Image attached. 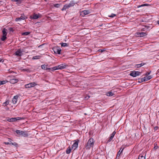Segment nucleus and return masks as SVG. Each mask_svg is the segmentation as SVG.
<instances>
[{"label": "nucleus", "mask_w": 159, "mask_h": 159, "mask_svg": "<svg viewBox=\"0 0 159 159\" xmlns=\"http://www.w3.org/2000/svg\"><path fill=\"white\" fill-rule=\"evenodd\" d=\"M157 23L158 24H159V20L157 21Z\"/></svg>", "instance_id": "nucleus-46"}, {"label": "nucleus", "mask_w": 159, "mask_h": 159, "mask_svg": "<svg viewBox=\"0 0 159 159\" xmlns=\"http://www.w3.org/2000/svg\"><path fill=\"white\" fill-rule=\"evenodd\" d=\"M145 27H148V26H145ZM147 29H148V28H147Z\"/></svg>", "instance_id": "nucleus-47"}, {"label": "nucleus", "mask_w": 159, "mask_h": 159, "mask_svg": "<svg viewBox=\"0 0 159 159\" xmlns=\"http://www.w3.org/2000/svg\"><path fill=\"white\" fill-rule=\"evenodd\" d=\"M70 151H71L70 148V147H69L66 150V152L67 154H68L70 153Z\"/></svg>", "instance_id": "nucleus-23"}, {"label": "nucleus", "mask_w": 159, "mask_h": 159, "mask_svg": "<svg viewBox=\"0 0 159 159\" xmlns=\"http://www.w3.org/2000/svg\"><path fill=\"white\" fill-rule=\"evenodd\" d=\"M54 53L56 54H61V49L58 47H54L52 49Z\"/></svg>", "instance_id": "nucleus-8"}, {"label": "nucleus", "mask_w": 159, "mask_h": 159, "mask_svg": "<svg viewBox=\"0 0 159 159\" xmlns=\"http://www.w3.org/2000/svg\"><path fill=\"white\" fill-rule=\"evenodd\" d=\"M138 36L140 37H143L147 35V34L145 32H141L138 33Z\"/></svg>", "instance_id": "nucleus-17"}, {"label": "nucleus", "mask_w": 159, "mask_h": 159, "mask_svg": "<svg viewBox=\"0 0 159 159\" xmlns=\"http://www.w3.org/2000/svg\"><path fill=\"white\" fill-rule=\"evenodd\" d=\"M7 39L6 35H3L2 37L1 38V40L2 41H4Z\"/></svg>", "instance_id": "nucleus-28"}, {"label": "nucleus", "mask_w": 159, "mask_h": 159, "mask_svg": "<svg viewBox=\"0 0 159 159\" xmlns=\"http://www.w3.org/2000/svg\"><path fill=\"white\" fill-rule=\"evenodd\" d=\"M9 102L8 101H6L5 102H4L3 105L4 106H6L8 104Z\"/></svg>", "instance_id": "nucleus-30"}, {"label": "nucleus", "mask_w": 159, "mask_h": 159, "mask_svg": "<svg viewBox=\"0 0 159 159\" xmlns=\"http://www.w3.org/2000/svg\"><path fill=\"white\" fill-rule=\"evenodd\" d=\"M143 80H144V81H147V78L146 76H145V77H144L143 78Z\"/></svg>", "instance_id": "nucleus-40"}, {"label": "nucleus", "mask_w": 159, "mask_h": 159, "mask_svg": "<svg viewBox=\"0 0 159 159\" xmlns=\"http://www.w3.org/2000/svg\"><path fill=\"white\" fill-rule=\"evenodd\" d=\"M16 132L18 134L20 135H23L24 136H27L28 135V133L26 131L16 130Z\"/></svg>", "instance_id": "nucleus-3"}, {"label": "nucleus", "mask_w": 159, "mask_h": 159, "mask_svg": "<svg viewBox=\"0 0 159 159\" xmlns=\"http://www.w3.org/2000/svg\"><path fill=\"white\" fill-rule=\"evenodd\" d=\"M78 141H76L75 142L72 146V149L75 150L78 147Z\"/></svg>", "instance_id": "nucleus-13"}, {"label": "nucleus", "mask_w": 159, "mask_h": 159, "mask_svg": "<svg viewBox=\"0 0 159 159\" xmlns=\"http://www.w3.org/2000/svg\"><path fill=\"white\" fill-rule=\"evenodd\" d=\"M26 18V17L24 15H22L20 17L16 18L15 20L16 21H21L25 19Z\"/></svg>", "instance_id": "nucleus-10"}, {"label": "nucleus", "mask_w": 159, "mask_h": 159, "mask_svg": "<svg viewBox=\"0 0 159 159\" xmlns=\"http://www.w3.org/2000/svg\"><path fill=\"white\" fill-rule=\"evenodd\" d=\"M67 4L68 6V7H69V8L70 7L73 6L75 5V4L74 2H71L69 3L68 4Z\"/></svg>", "instance_id": "nucleus-19"}, {"label": "nucleus", "mask_w": 159, "mask_h": 159, "mask_svg": "<svg viewBox=\"0 0 159 159\" xmlns=\"http://www.w3.org/2000/svg\"><path fill=\"white\" fill-rule=\"evenodd\" d=\"M18 98V96L17 95L15 96L14 97L12 100V102L14 104H15L16 103Z\"/></svg>", "instance_id": "nucleus-16"}, {"label": "nucleus", "mask_w": 159, "mask_h": 159, "mask_svg": "<svg viewBox=\"0 0 159 159\" xmlns=\"http://www.w3.org/2000/svg\"><path fill=\"white\" fill-rule=\"evenodd\" d=\"M90 13V11L89 10H84L81 12V15L83 16L85 15H87Z\"/></svg>", "instance_id": "nucleus-14"}, {"label": "nucleus", "mask_w": 159, "mask_h": 159, "mask_svg": "<svg viewBox=\"0 0 159 159\" xmlns=\"http://www.w3.org/2000/svg\"><path fill=\"white\" fill-rule=\"evenodd\" d=\"M114 94L111 92H109L107 93V95L109 96H112Z\"/></svg>", "instance_id": "nucleus-22"}, {"label": "nucleus", "mask_w": 159, "mask_h": 159, "mask_svg": "<svg viewBox=\"0 0 159 159\" xmlns=\"http://www.w3.org/2000/svg\"><path fill=\"white\" fill-rule=\"evenodd\" d=\"M39 56H35L33 57V59H39Z\"/></svg>", "instance_id": "nucleus-29"}, {"label": "nucleus", "mask_w": 159, "mask_h": 159, "mask_svg": "<svg viewBox=\"0 0 159 159\" xmlns=\"http://www.w3.org/2000/svg\"><path fill=\"white\" fill-rule=\"evenodd\" d=\"M145 64L141 63L140 64H137L136 65V66H137V68L140 67L142 66H143Z\"/></svg>", "instance_id": "nucleus-25"}, {"label": "nucleus", "mask_w": 159, "mask_h": 159, "mask_svg": "<svg viewBox=\"0 0 159 159\" xmlns=\"http://www.w3.org/2000/svg\"><path fill=\"white\" fill-rule=\"evenodd\" d=\"M106 50L105 49H99L98 50L99 51H101V52H103L104 51H105Z\"/></svg>", "instance_id": "nucleus-41"}, {"label": "nucleus", "mask_w": 159, "mask_h": 159, "mask_svg": "<svg viewBox=\"0 0 159 159\" xmlns=\"http://www.w3.org/2000/svg\"><path fill=\"white\" fill-rule=\"evenodd\" d=\"M146 76L147 78V81L151 79L152 78V76L151 75H148Z\"/></svg>", "instance_id": "nucleus-31"}, {"label": "nucleus", "mask_w": 159, "mask_h": 159, "mask_svg": "<svg viewBox=\"0 0 159 159\" xmlns=\"http://www.w3.org/2000/svg\"><path fill=\"white\" fill-rule=\"evenodd\" d=\"M148 5L147 4H142L141 5H140V6H138V7L139 8V7H143V6H147Z\"/></svg>", "instance_id": "nucleus-34"}, {"label": "nucleus", "mask_w": 159, "mask_h": 159, "mask_svg": "<svg viewBox=\"0 0 159 159\" xmlns=\"http://www.w3.org/2000/svg\"><path fill=\"white\" fill-rule=\"evenodd\" d=\"M158 128L157 127H155L154 128L155 130H157L158 129Z\"/></svg>", "instance_id": "nucleus-44"}, {"label": "nucleus", "mask_w": 159, "mask_h": 159, "mask_svg": "<svg viewBox=\"0 0 159 159\" xmlns=\"http://www.w3.org/2000/svg\"><path fill=\"white\" fill-rule=\"evenodd\" d=\"M7 79L9 80V82L12 84H15L17 83L18 81L17 79L14 78L12 76H8L7 77Z\"/></svg>", "instance_id": "nucleus-4"}, {"label": "nucleus", "mask_w": 159, "mask_h": 159, "mask_svg": "<svg viewBox=\"0 0 159 159\" xmlns=\"http://www.w3.org/2000/svg\"><path fill=\"white\" fill-rule=\"evenodd\" d=\"M54 5V6L56 7H59L60 6V5L59 4H55Z\"/></svg>", "instance_id": "nucleus-36"}, {"label": "nucleus", "mask_w": 159, "mask_h": 159, "mask_svg": "<svg viewBox=\"0 0 159 159\" xmlns=\"http://www.w3.org/2000/svg\"><path fill=\"white\" fill-rule=\"evenodd\" d=\"M12 1L14 2H18L20 1V0H11Z\"/></svg>", "instance_id": "nucleus-42"}, {"label": "nucleus", "mask_w": 159, "mask_h": 159, "mask_svg": "<svg viewBox=\"0 0 159 159\" xmlns=\"http://www.w3.org/2000/svg\"><path fill=\"white\" fill-rule=\"evenodd\" d=\"M94 143V139L91 138H90L87 143L85 145V148L87 149H89L93 147Z\"/></svg>", "instance_id": "nucleus-1"}, {"label": "nucleus", "mask_w": 159, "mask_h": 159, "mask_svg": "<svg viewBox=\"0 0 159 159\" xmlns=\"http://www.w3.org/2000/svg\"><path fill=\"white\" fill-rule=\"evenodd\" d=\"M21 119V118L20 117H17L15 118H11L8 119L7 120L8 121L10 122L16 121L17 120H19Z\"/></svg>", "instance_id": "nucleus-9"}, {"label": "nucleus", "mask_w": 159, "mask_h": 159, "mask_svg": "<svg viewBox=\"0 0 159 159\" xmlns=\"http://www.w3.org/2000/svg\"><path fill=\"white\" fill-rule=\"evenodd\" d=\"M36 84L35 83L32 82L25 85V87L26 88H29L35 86Z\"/></svg>", "instance_id": "nucleus-7"}, {"label": "nucleus", "mask_w": 159, "mask_h": 159, "mask_svg": "<svg viewBox=\"0 0 159 159\" xmlns=\"http://www.w3.org/2000/svg\"><path fill=\"white\" fill-rule=\"evenodd\" d=\"M141 73V72L139 71H134L130 73V75L133 77H135L137 76L140 75Z\"/></svg>", "instance_id": "nucleus-6"}, {"label": "nucleus", "mask_w": 159, "mask_h": 159, "mask_svg": "<svg viewBox=\"0 0 159 159\" xmlns=\"http://www.w3.org/2000/svg\"><path fill=\"white\" fill-rule=\"evenodd\" d=\"M68 66L65 64H62L59 66H57L53 67V71L58 69H62L66 68V67Z\"/></svg>", "instance_id": "nucleus-2"}, {"label": "nucleus", "mask_w": 159, "mask_h": 159, "mask_svg": "<svg viewBox=\"0 0 159 159\" xmlns=\"http://www.w3.org/2000/svg\"><path fill=\"white\" fill-rule=\"evenodd\" d=\"M69 8V7H68L67 4H66L63 6V7L61 9V10L62 11L66 10V9H68Z\"/></svg>", "instance_id": "nucleus-18"}, {"label": "nucleus", "mask_w": 159, "mask_h": 159, "mask_svg": "<svg viewBox=\"0 0 159 159\" xmlns=\"http://www.w3.org/2000/svg\"><path fill=\"white\" fill-rule=\"evenodd\" d=\"M3 62L2 59L0 58V62Z\"/></svg>", "instance_id": "nucleus-45"}, {"label": "nucleus", "mask_w": 159, "mask_h": 159, "mask_svg": "<svg viewBox=\"0 0 159 159\" xmlns=\"http://www.w3.org/2000/svg\"><path fill=\"white\" fill-rule=\"evenodd\" d=\"M46 49V47H45V48H44V49Z\"/></svg>", "instance_id": "nucleus-48"}, {"label": "nucleus", "mask_w": 159, "mask_h": 159, "mask_svg": "<svg viewBox=\"0 0 159 159\" xmlns=\"http://www.w3.org/2000/svg\"><path fill=\"white\" fill-rule=\"evenodd\" d=\"M30 34V32H25L23 33L22 34L23 36L27 35Z\"/></svg>", "instance_id": "nucleus-27"}, {"label": "nucleus", "mask_w": 159, "mask_h": 159, "mask_svg": "<svg viewBox=\"0 0 159 159\" xmlns=\"http://www.w3.org/2000/svg\"><path fill=\"white\" fill-rule=\"evenodd\" d=\"M138 159H145V158L143 155H140L139 156Z\"/></svg>", "instance_id": "nucleus-26"}, {"label": "nucleus", "mask_w": 159, "mask_h": 159, "mask_svg": "<svg viewBox=\"0 0 159 159\" xmlns=\"http://www.w3.org/2000/svg\"><path fill=\"white\" fill-rule=\"evenodd\" d=\"M138 80H139L138 82L139 83H141V82L144 81V80H143V78L139 79Z\"/></svg>", "instance_id": "nucleus-32"}, {"label": "nucleus", "mask_w": 159, "mask_h": 159, "mask_svg": "<svg viewBox=\"0 0 159 159\" xmlns=\"http://www.w3.org/2000/svg\"><path fill=\"white\" fill-rule=\"evenodd\" d=\"M48 66L47 65L43 64L41 66V67L42 69L46 70H48L49 72H51L52 71H53V67L49 68L48 67Z\"/></svg>", "instance_id": "nucleus-5"}, {"label": "nucleus", "mask_w": 159, "mask_h": 159, "mask_svg": "<svg viewBox=\"0 0 159 159\" xmlns=\"http://www.w3.org/2000/svg\"><path fill=\"white\" fill-rule=\"evenodd\" d=\"M4 143L6 144H11V143L9 142H5Z\"/></svg>", "instance_id": "nucleus-43"}, {"label": "nucleus", "mask_w": 159, "mask_h": 159, "mask_svg": "<svg viewBox=\"0 0 159 159\" xmlns=\"http://www.w3.org/2000/svg\"><path fill=\"white\" fill-rule=\"evenodd\" d=\"M11 143V144L12 145L15 146L16 147L18 145V144H17V143L15 142V143H12L11 142V143Z\"/></svg>", "instance_id": "nucleus-35"}, {"label": "nucleus", "mask_w": 159, "mask_h": 159, "mask_svg": "<svg viewBox=\"0 0 159 159\" xmlns=\"http://www.w3.org/2000/svg\"><path fill=\"white\" fill-rule=\"evenodd\" d=\"M151 73V71H150L149 72H147L146 73V74H145V75H146V76H148V75H150V74Z\"/></svg>", "instance_id": "nucleus-37"}, {"label": "nucleus", "mask_w": 159, "mask_h": 159, "mask_svg": "<svg viewBox=\"0 0 159 159\" xmlns=\"http://www.w3.org/2000/svg\"><path fill=\"white\" fill-rule=\"evenodd\" d=\"M44 45H47L45 43H44V44H42V45H40V48H43V46H44Z\"/></svg>", "instance_id": "nucleus-39"}, {"label": "nucleus", "mask_w": 159, "mask_h": 159, "mask_svg": "<svg viewBox=\"0 0 159 159\" xmlns=\"http://www.w3.org/2000/svg\"><path fill=\"white\" fill-rule=\"evenodd\" d=\"M8 81L6 80H2L1 81L0 80V85L5 84L7 83L8 82Z\"/></svg>", "instance_id": "nucleus-21"}, {"label": "nucleus", "mask_w": 159, "mask_h": 159, "mask_svg": "<svg viewBox=\"0 0 159 159\" xmlns=\"http://www.w3.org/2000/svg\"><path fill=\"white\" fill-rule=\"evenodd\" d=\"M116 16V15L114 14H111V15H109L108 16L110 17L113 18Z\"/></svg>", "instance_id": "nucleus-33"}, {"label": "nucleus", "mask_w": 159, "mask_h": 159, "mask_svg": "<svg viewBox=\"0 0 159 159\" xmlns=\"http://www.w3.org/2000/svg\"><path fill=\"white\" fill-rule=\"evenodd\" d=\"M39 15L35 13H34L33 15L30 16V18L32 19H36L39 18Z\"/></svg>", "instance_id": "nucleus-15"}, {"label": "nucleus", "mask_w": 159, "mask_h": 159, "mask_svg": "<svg viewBox=\"0 0 159 159\" xmlns=\"http://www.w3.org/2000/svg\"><path fill=\"white\" fill-rule=\"evenodd\" d=\"M7 30L5 29L4 28L3 29L2 32L3 33V35H6V36L7 34Z\"/></svg>", "instance_id": "nucleus-20"}, {"label": "nucleus", "mask_w": 159, "mask_h": 159, "mask_svg": "<svg viewBox=\"0 0 159 159\" xmlns=\"http://www.w3.org/2000/svg\"><path fill=\"white\" fill-rule=\"evenodd\" d=\"M121 149L119 151V152H118L117 155H120V153L122 152L123 149L120 151Z\"/></svg>", "instance_id": "nucleus-38"}, {"label": "nucleus", "mask_w": 159, "mask_h": 159, "mask_svg": "<svg viewBox=\"0 0 159 159\" xmlns=\"http://www.w3.org/2000/svg\"><path fill=\"white\" fill-rule=\"evenodd\" d=\"M15 55L19 57H20L23 55L22 51L20 49H18L14 54Z\"/></svg>", "instance_id": "nucleus-11"}, {"label": "nucleus", "mask_w": 159, "mask_h": 159, "mask_svg": "<svg viewBox=\"0 0 159 159\" xmlns=\"http://www.w3.org/2000/svg\"><path fill=\"white\" fill-rule=\"evenodd\" d=\"M116 133V132L115 131H114L112 132L110 135V136L109 137V139L108 140L107 142V143L110 142L112 140Z\"/></svg>", "instance_id": "nucleus-12"}, {"label": "nucleus", "mask_w": 159, "mask_h": 159, "mask_svg": "<svg viewBox=\"0 0 159 159\" xmlns=\"http://www.w3.org/2000/svg\"><path fill=\"white\" fill-rule=\"evenodd\" d=\"M61 47H65L68 46V44L66 43H61Z\"/></svg>", "instance_id": "nucleus-24"}]
</instances>
